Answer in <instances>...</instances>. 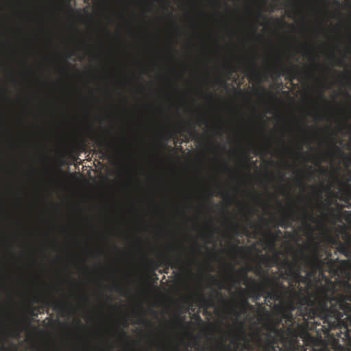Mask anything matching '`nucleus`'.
Segmentation results:
<instances>
[{
    "label": "nucleus",
    "mask_w": 351,
    "mask_h": 351,
    "mask_svg": "<svg viewBox=\"0 0 351 351\" xmlns=\"http://www.w3.org/2000/svg\"><path fill=\"white\" fill-rule=\"evenodd\" d=\"M199 300L202 304L206 305L207 306H213L214 302L213 299H206L202 293H199Z\"/></svg>",
    "instance_id": "nucleus-23"
},
{
    "label": "nucleus",
    "mask_w": 351,
    "mask_h": 351,
    "mask_svg": "<svg viewBox=\"0 0 351 351\" xmlns=\"http://www.w3.org/2000/svg\"><path fill=\"white\" fill-rule=\"evenodd\" d=\"M346 171L343 175V177L347 184H351V167H345Z\"/></svg>",
    "instance_id": "nucleus-22"
},
{
    "label": "nucleus",
    "mask_w": 351,
    "mask_h": 351,
    "mask_svg": "<svg viewBox=\"0 0 351 351\" xmlns=\"http://www.w3.org/2000/svg\"><path fill=\"white\" fill-rule=\"evenodd\" d=\"M337 64L339 65H341V66L343 65V60H342V59H339L338 62H337Z\"/></svg>",
    "instance_id": "nucleus-48"
},
{
    "label": "nucleus",
    "mask_w": 351,
    "mask_h": 351,
    "mask_svg": "<svg viewBox=\"0 0 351 351\" xmlns=\"http://www.w3.org/2000/svg\"><path fill=\"white\" fill-rule=\"evenodd\" d=\"M262 267L261 266V265H258L256 268L254 269V273L257 275H261V272H262Z\"/></svg>",
    "instance_id": "nucleus-31"
},
{
    "label": "nucleus",
    "mask_w": 351,
    "mask_h": 351,
    "mask_svg": "<svg viewBox=\"0 0 351 351\" xmlns=\"http://www.w3.org/2000/svg\"><path fill=\"white\" fill-rule=\"evenodd\" d=\"M335 58H336L335 54L334 51H332V53L330 54L329 58L330 60H334V59H335Z\"/></svg>",
    "instance_id": "nucleus-39"
},
{
    "label": "nucleus",
    "mask_w": 351,
    "mask_h": 351,
    "mask_svg": "<svg viewBox=\"0 0 351 351\" xmlns=\"http://www.w3.org/2000/svg\"><path fill=\"white\" fill-rule=\"evenodd\" d=\"M157 110H158L159 112H163V111H162V110L161 108H157Z\"/></svg>",
    "instance_id": "nucleus-57"
},
{
    "label": "nucleus",
    "mask_w": 351,
    "mask_h": 351,
    "mask_svg": "<svg viewBox=\"0 0 351 351\" xmlns=\"http://www.w3.org/2000/svg\"><path fill=\"white\" fill-rule=\"evenodd\" d=\"M208 237L210 239H213V232H210L208 234Z\"/></svg>",
    "instance_id": "nucleus-47"
},
{
    "label": "nucleus",
    "mask_w": 351,
    "mask_h": 351,
    "mask_svg": "<svg viewBox=\"0 0 351 351\" xmlns=\"http://www.w3.org/2000/svg\"><path fill=\"white\" fill-rule=\"evenodd\" d=\"M342 272L345 277L341 283L343 293H338L336 298L332 300L333 308L324 332L328 336L331 330L343 324V317L345 315L346 319L350 322V326H345V337L351 343V274H349L346 268H342Z\"/></svg>",
    "instance_id": "nucleus-5"
},
{
    "label": "nucleus",
    "mask_w": 351,
    "mask_h": 351,
    "mask_svg": "<svg viewBox=\"0 0 351 351\" xmlns=\"http://www.w3.org/2000/svg\"><path fill=\"white\" fill-rule=\"evenodd\" d=\"M232 228L234 230H237L239 226H238V224L237 223H233L232 224Z\"/></svg>",
    "instance_id": "nucleus-43"
},
{
    "label": "nucleus",
    "mask_w": 351,
    "mask_h": 351,
    "mask_svg": "<svg viewBox=\"0 0 351 351\" xmlns=\"http://www.w3.org/2000/svg\"><path fill=\"white\" fill-rule=\"evenodd\" d=\"M243 278L246 282L252 283L250 292L254 298V301L261 300V296H265V303H271L276 302L279 298L278 293L276 292L278 278L271 277L267 274H264L263 280L260 284H257L254 279L248 277L247 273L243 274Z\"/></svg>",
    "instance_id": "nucleus-7"
},
{
    "label": "nucleus",
    "mask_w": 351,
    "mask_h": 351,
    "mask_svg": "<svg viewBox=\"0 0 351 351\" xmlns=\"http://www.w3.org/2000/svg\"><path fill=\"white\" fill-rule=\"evenodd\" d=\"M189 129L191 130L192 128V125L191 123H189Z\"/></svg>",
    "instance_id": "nucleus-56"
},
{
    "label": "nucleus",
    "mask_w": 351,
    "mask_h": 351,
    "mask_svg": "<svg viewBox=\"0 0 351 351\" xmlns=\"http://www.w3.org/2000/svg\"><path fill=\"white\" fill-rule=\"evenodd\" d=\"M247 213L250 214V216H252V215H253L252 210L251 208H248Z\"/></svg>",
    "instance_id": "nucleus-46"
},
{
    "label": "nucleus",
    "mask_w": 351,
    "mask_h": 351,
    "mask_svg": "<svg viewBox=\"0 0 351 351\" xmlns=\"http://www.w3.org/2000/svg\"><path fill=\"white\" fill-rule=\"evenodd\" d=\"M146 36H147V38H152V37H154V34H153V33H152L151 30H150V29H149V28H148V27L147 28Z\"/></svg>",
    "instance_id": "nucleus-34"
},
{
    "label": "nucleus",
    "mask_w": 351,
    "mask_h": 351,
    "mask_svg": "<svg viewBox=\"0 0 351 351\" xmlns=\"http://www.w3.org/2000/svg\"><path fill=\"white\" fill-rule=\"evenodd\" d=\"M281 322V319H278L275 324L269 325L267 326V329L269 330V333H271L272 335V333L274 334V335H276L278 337H280V338H284L285 337V330L282 328H278V326Z\"/></svg>",
    "instance_id": "nucleus-17"
},
{
    "label": "nucleus",
    "mask_w": 351,
    "mask_h": 351,
    "mask_svg": "<svg viewBox=\"0 0 351 351\" xmlns=\"http://www.w3.org/2000/svg\"><path fill=\"white\" fill-rule=\"evenodd\" d=\"M127 351H132V337H128Z\"/></svg>",
    "instance_id": "nucleus-29"
},
{
    "label": "nucleus",
    "mask_w": 351,
    "mask_h": 351,
    "mask_svg": "<svg viewBox=\"0 0 351 351\" xmlns=\"http://www.w3.org/2000/svg\"><path fill=\"white\" fill-rule=\"evenodd\" d=\"M251 64H252V67L248 69V72H251L252 73H253V75L254 76L259 77L260 75H258V73L256 69L257 64H256V62L254 60V59H252L251 60Z\"/></svg>",
    "instance_id": "nucleus-24"
},
{
    "label": "nucleus",
    "mask_w": 351,
    "mask_h": 351,
    "mask_svg": "<svg viewBox=\"0 0 351 351\" xmlns=\"http://www.w3.org/2000/svg\"><path fill=\"white\" fill-rule=\"evenodd\" d=\"M186 125H187V123H184V127L185 128V127H186Z\"/></svg>",
    "instance_id": "nucleus-63"
},
{
    "label": "nucleus",
    "mask_w": 351,
    "mask_h": 351,
    "mask_svg": "<svg viewBox=\"0 0 351 351\" xmlns=\"http://www.w3.org/2000/svg\"><path fill=\"white\" fill-rule=\"evenodd\" d=\"M148 336L149 337L152 339V340H156V345L158 348H161L162 347V344L161 342H160V341H158V339H157V337L155 336V335L154 334L153 332H149L148 333Z\"/></svg>",
    "instance_id": "nucleus-27"
},
{
    "label": "nucleus",
    "mask_w": 351,
    "mask_h": 351,
    "mask_svg": "<svg viewBox=\"0 0 351 351\" xmlns=\"http://www.w3.org/2000/svg\"><path fill=\"white\" fill-rule=\"evenodd\" d=\"M342 239L339 245V252L343 254L345 256H351V219H348V227H344L342 231Z\"/></svg>",
    "instance_id": "nucleus-10"
},
{
    "label": "nucleus",
    "mask_w": 351,
    "mask_h": 351,
    "mask_svg": "<svg viewBox=\"0 0 351 351\" xmlns=\"http://www.w3.org/2000/svg\"><path fill=\"white\" fill-rule=\"evenodd\" d=\"M319 65L317 63H315L314 65H313V68H315V66H319Z\"/></svg>",
    "instance_id": "nucleus-58"
},
{
    "label": "nucleus",
    "mask_w": 351,
    "mask_h": 351,
    "mask_svg": "<svg viewBox=\"0 0 351 351\" xmlns=\"http://www.w3.org/2000/svg\"><path fill=\"white\" fill-rule=\"evenodd\" d=\"M200 120H201V123H204V124H206V123H207V121H206V120H204V119H202H202H200Z\"/></svg>",
    "instance_id": "nucleus-52"
},
{
    "label": "nucleus",
    "mask_w": 351,
    "mask_h": 351,
    "mask_svg": "<svg viewBox=\"0 0 351 351\" xmlns=\"http://www.w3.org/2000/svg\"><path fill=\"white\" fill-rule=\"evenodd\" d=\"M257 16L258 18H263V14L261 11H258L257 13Z\"/></svg>",
    "instance_id": "nucleus-49"
},
{
    "label": "nucleus",
    "mask_w": 351,
    "mask_h": 351,
    "mask_svg": "<svg viewBox=\"0 0 351 351\" xmlns=\"http://www.w3.org/2000/svg\"><path fill=\"white\" fill-rule=\"evenodd\" d=\"M211 278H213V282H214V283H215V285H220V284H219V282H218V280H216V278H215L213 277V276H211Z\"/></svg>",
    "instance_id": "nucleus-40"
},
{
    "label": "nucleus",
    "mask_w": 351,
    "mask_h": 351,
    "mask_svg": "<svg viewBox=\"0 0 351 351\" xmlns=\"http://www.w3.org/2000/svg\"><path fill=\"white\" fill-rule=\"evenodd\" d=\"M296 220V210L291 209L289 213L284 214L282 217L279 226L281 228H289L292 227L293 221Z\"/></svg>",
    "instance_id": "nucleus-14"
},
{
    "label": "nucleus",
    "mask_w": 351,
    "mask_h": 351,
    "mask_svg": "<svg viewBox=\"0 0 351 351\" xmlns=\"http://www.w3.org/2000/svg\"><path fill=\"white\" fill-rule=\"evenodd\" d=\"M142 322L143 326H145L147 328L153 329L155 327L154 324L153 323L152 321H151V319L144 318L143 319Z\"/></svg>",
    "instance_id": "nucleus-26"
},
{
    "label": "nucleus",
    "mask_w": 351,
    "mask_h": 351,
    "mask_svg": "<svg viewBox=\"0 0 351 351\" xmlns=\"http://www.w3.org/2000/svg\"><path fill=\"white\" fill-rule=\"evenodd\" d=\"M284 267H286L285 274L289 278V287H294L295 289L299 290L300 289H304V295H313L319 289H327V295L328 300L332 301L333 298H336L337 295V291L336 286L332 280H327L324 285L319 286L315 285V289L312 292H310L311 279L313 278V271H307L306 275H302L301 274V265L296 261L294 263H289L285 261ZM328 309L327 315L324 317V324H328V320L331 315L332 310L334 307V304H326Z\"/></svg>",
    "instance_id": "nucleus-2"
},
{
    "label": "nucleus",
    "mask_w": 351,
    "mask_h": 351,
    "mask_svg": "<svg viewBox=\"0 0 351 351\" xmlns=\"http://www.w3.org/2000/svg\"><path fill=\"white\" fill-rule=\"evenodd\" d=\"M267 343L264 348H279L278 346V339L279 337L276 335H272L271 333L266 334Z\"/></svg>",
    "instance_id": "nucleus-19"
},
{
    "label": "nucleus",
    "mask_w": 351,
    "mask_h": 351,
    "mask_svg": "<svg viewBox=\"0 0 351 351\" xmlns=\"http://www.w3.org/2000/svg\"><path fill=\"white\" fill-rule=\"evenodd\" d=\"M197 251H199V248H197V247L195 246L193 248V252H197Z\"/></svg>",
    "instance_id": "nucleus-50"
},
{
    "label": "nucleus",
    "mask_w": 351,
    "mask_h": 351,
    "mask_svg": "<svg viewBox=\"0 0 351 351\" xmlns=\"http://www.w3.org/2000/svg\"><path fill=\"white\" fill-rule=\"evenodd\" d=\"M102 30L104 31V32L106 35H108V36H110L111 35V32H110V31L108 28L104 27V28H102Z\"/></svg>",
    "instance_id": "nucleus-36"
},
{
    "label": "nucleus",
    "mask_w": 351,
    "mask_h": 351,
    "mask_svg": "<svg viewBox=\"0 0 351 351\" xmlns=\"http://www.w3.org/2000/svg\"><path fill=\"white\" fill-rule=\"evenodd\" d=\"M154 68H155V64H154V65L152 66V71H154Z\"/></svg>",
    "instance_id": "nucleus-59"
},
{
    "label": "nucleus",
    "mask_w": 351,
    "mask_h": 351,
    "mask_svg": "<svg viewBox=\"0 0 351 351\" xmlns=\"http://www.w3.org/2000/svg\"><path fill=\"white\" fill-rule=\"evenodd\" d=\"M263 260L266 262V263H268V262H269L271 259L269 257L264 256Z\"/></svg>",
    "instance_id": "nucleus-41"
},
{
    "label": "nucleus",
    "mask_w": 351,
    "mask_h": 351,
    "mask_svg": "<svg viewBox=\"0 0 351 351\" xmlns=\"http://www.w3.org/2000/svg\"><path fill=\"white\" fill-rule=\"evenodd\" d=\"M265 239L266 245L269 247H274L276 241L277 240V235L272 231H267L265 234Z\"/></svg>",
    "instance_id": "nucleus-18"
},
{
    "label": "nucleus",
    "mask_w": 351,
    "mask_h": 351,
    "mask_svg": "<svg viewBox=\"0 0 351 351\" xmlns=\"http://www.w3.org/2000/svg\"><path fill=\"white\" fill-rule=\"evenodd\" d=\"M241 304L242 306L245 307V308L252 307V306H250V304H249L247 299H242L241 301Z\"/></svg>",
    "instance_id": "nucleus-30"
},
{
    "label": "nucleus",
    "mask_w": 351,
    "mask_h": 351,
    "mask_svg": "<svg viewBox=\"0 0 351 351\" xmlns=\"http://www.w3.org/2000/svg\"><path fill=\"white\" fill-rule=\"evenodd\" d=\"M339 152L343 160V166L345 167H351V154H346L343 151H339Z\"/></svg>",
    "instance_id": "nucleus-21"
},
{
    "label": "nucleus",
    "mask_w": 351,
    "mask_h": 351,
    "mask_svg": "<svg viewBox=\"0 0 351 351\" xmlns=\"http://www.w3.org/2000/svg\"><path fill=\"white\" fill-rule=\"evenodd\" d=\"M348 83H349V84H350V87H351V79L349 80V82H348Z\"/></svg>",
    "instance_id": "nucleus-64"
},
{
    "label": "nucleus",
    "mask_w": 351,
    "mask_h": 351,
    "mask_svg": "<svg viewBox=\"0 0 351 351\" xmlns=\"http://www.w3.org/2000/svg\"><path fill=\"white\" fill-rule=\"evenodd\" d=\"M282 233L281 230L280 229H277L276 232H274V234L277 235V239L278 238L279 235H280Z\"/></svg>",
    "instance_id": "nucleus-38"
},
{
    "label": "nucleus",
    "mask_w": 351,
    "mask_h": 351,
    "mask_svg": "<svg viewBox=\"0 0 351 351\" xmlns=\"http://www.w3.org/2000/svg\"><path fill=\"white\" fill-rule=\"evenodd\" d=\"M313 205V202H312V199H310V206H311Z\"/></svg>",
    "instance_id": "nucleus-60"
},
{
    "label": "nucleus",
    "mask_w": 351,
    "mask_h": 351,
    "mask_svg": "<svg viewBox=\"0 0 351 351\" xmlns=\"http://www.w3.org/2000/svg\"><path fill=\"white\" fill-rule=\"evenodd\" d=\"M152 11H153V10H152V7H149V8H147V12H152Z\"/></svg>",
    "instance_id": "nucleus-53"
},
{
    "label": "nucleus",
    "mask_w": 351,
    "mask_h": 351,
    "mask_svg": "<svg viewBox=\"0 0 351 351\" xmlns=\"http://www.w3.org/2000/svg\"><path fill=\"white\" fill-rule=\"evenodd\" d=\"M317 218L315 216L313 212L311 210L308 212L306 209H304V213L302 216V223L304 228L309 230L311 232L313 231L311 226V222H316Z\"/></svg>",
    "instance_id": "nucleus-15"
},
{
    "label": "nucleus",
    "mask_w": 351,
    "mask_h": 351,
    "mask_svg": "<svg viewBox=\"0 0 351 351\" xmlns=\"http://www.w3.org/2000/svg\"><path fill=\"white\" fill-rule=\"evenodd\" d=\"M34 302H42L46 306H51L55 311L64 312L67 308L64 302L51 297L50 300L44 299L43 297L37 295L34 298Z\"/></svg>",
    "instance_id": "nucleus-13"
},
{
    "label": "nucleus",
    "mask_w": 351,
    "mask_h": 351,
    "mask_svg": "<svg viewBox=\"0 0 351 351\" xmlns=\"http://www.w3.org/2000/svg\"><path fill=\"white\" fill-rule=\"evenodd\" d=\"M241 339L244 341V343L242 346L243 348L246 349L247 350H252V344L250 341L246 339V337L245 335H242Z\"/></svg>",
    "instance_id": "nucleus-25"
},
{
    "label": "nucleus",
    "mask_w": 351,
    "mask_h": 351,
    "mask_svg": "<svg viewBox=\"0 0 351 351\" xmlns=\"http://www.w3.org/2000/svg\"><path fill=\"white\" fill-rule=\"evenodd\" d=\"M318 96H319V98L323 99H324V101H326V100H325V95H324V90H323V89L319 90L318 91Z\"/></svg>",
    "instance_id": "nucleus-33"
},
{
    "label": "nucleus",
    "mask_w": 351,
    "mask_h": 351,
    "mask_svg": "<svg viewBox=\"0 0 351 351\" xmlns=\"http://www.w3.org/2000/svg\"><path fill=\"white\" fill-rule=\"evenodd\" d=\"M274 73L277 76L288 75L290 79H295V77L302 76V72L296 64L292 65L291 67H287L285 62L280 60V65L274 69Z\"/></svg>",
    "instance_id": "nucleus-11"
},
{
    "label": "nucleus",
    "mask_w": 351,
    "mask_h": 351,
    "mask_svg": "<svg viewBox=\"0 0 351 351\" xmlns=\"http://www.w3.org/2000/svg\"><path fill=\"white\" fill-rule=\"evenodd\" d=\"M304 141L306 142V143H311V141H309L308 138H305Z\"/></svg>",
    "instance_id": "nucleus-54"
},
{
    "label": "nucleus",
    "mask_w": 351,
    "mask_h": 351,
    "mask_svg": "<svg viewBox=\"0 0 351 351\" xmlns=\"http://www.w3.org/2000/svg\"><path fill=\"white\" fill-rule=\"evenodd\" d=\"M158 136L159 138H160L161 139H162L164 141L165 138H164L162 134H161V133H158Z\"/></svg>",
    "instance_id": "nucleus-51"
},
{
    "label": "nucleus",
    "mask_w": 351,
    "mask_h": 351,
    "mask_svg": "<svg viewBox=\"0 0 351 351\" xmlns=\"http://www.w3.org/2000/svg\"><path fill=\"white\" fill-rule=\"evenodd\" d=\"M128 232H127V317H132V104L128 106Z\"/></svg>",
    "instance_id": "nucleus-3"
},
{
    "label": "nucleus",
    "mask_w": 351,
    "mask_h": 351,
    "mask_svg": "<svg viewBox=\"0 0 351 351\" xmlns=\"http://www.w3.org/2000/svg\"><path fill=\"white\" fill-rule=\"evenodd\" d=\"M274 307L279 313H280L282 317L285 319L286 322L290 323L291 325L289 328H287V332L292 336L297 337L298 332L295 331L293 327V324L295 323V317H294L292 312L288 311V309L280 303L274 304Z\"/></svg>",
    "instance_id": "nucleus-12"
},
{
    "label": "nucleus",
    "mask_w": 351,
    "mask_h": 351,
    "mask_svg": "<svg viewBox=\"0 0 351 351\" xmlns=\"http://www.w3.org/2000/svg\"><path fill=\"white\" fill-rule=\"evenodd\" d=\"M96 143L98 146L99 154L104 158L111 157L116 149L117 143L112 137L100 138L97 140Z\"/></svg>",
    "instance_id": "nucleus-9"
},
{
    "label": "nucleus",
    "mask_w": 351,
    "mask_h": 351,
    "mask_svg": "<svg viewBox=\"0 0 351 351\" xmlns=\"http://www.w3.org/2000/svg\"><path fill=\"white\" fill-rule=\"evenodd\" d=\"M232 343H233V345H234V346L235 348V351H237V350L240 347V343H239V340L233 341Z\"/></svg>",
    "instance_id": "nucleus-32"
},
{
    "label": "nucleus",
    "mask_w": 351,
    "mask_h": 351,
    "mask_svg": "<svg viewBox=\"0 0 351 351\" xmlns=\"http://www.w3.org/2000/svg\"><path fill=\"white\" fill-rule=\"evenodd\" d=\"M147 176L149 182H159L161 180V176L158 173L148 172Z\"/></svg>",
    "instance_id": "nucleus-20"
},
{
    "label": "nucleus",
    "mask_w": 351,
    "mask_h": 351,
    "mask_svg": "<svg viewBox=\"0 0 351 351\" xmlns=\"http://www.w3.org/2000/svg\"><path fill=\"white\" fill-rule=\"evenodd\" d=\"M263 351H278V350H276V348H264V350ZM304 351H306V350H304Z\"/></svg>",
    "instance_id": "nucleus-37"
},
{
    "label": "nucleus",
    "mask_w": 351,
    "mask_h": 351,
    "mask_svg": "<svg viewBox=\"0 0 351 351\" xmlns=\"http://www.w3.org/2000/svg\"><path fill=\"white\" fill-rule=\"evenodd\" d=\"M322 251L323 250L319 245L315 244L311 250V256L305 255L303 252H301V256L306 263L307 267L310 268V271H313V278H315L317 272H319V274L322 276L323 280L319 281V280H318V281L315 282V285H325L326 280H330L326 277L324 274V269L326 265L328 271L335 277V280L333 282L336 286L337 292L343 293V289L341 283L345 277L343 274L342 268H346L350 274L351 268L348 267L346 261H342L339 265H336L333 260L328 259V256H331L330 253H328L326 260H324L322 258Z\"/></svg>",
    "instance_id": "nucleus-4"
},
{
    "label": "nucleus",
    "mask_w": 351,
    "mask_h": 351,
    "mask_svg": "<svg viewBox=\"0 0 351 351\" xmlns=\"http://www.w3.org/2000/svg\"><path fill=\"white\" fill-rule=\"evenodd\" d=\"M214 292H215V293L216 294L217 296H221V293L219 292V291H217V290H215Z\"/></svg>",
    "instance_id": "nucleus-45"
},
{
    "label": "nucleus",
    "mask_w": 351,
    "mask_h": 351,
    "mask_svg": "<svg viewBox=\"0 0 351 351\" xmlns=\"http://www.w3.org/2000/svg\"><path fill=\"white\" fill-rule=\"evenodd\" d=\"M315 193L318 197L317 200V204L318 206L319 210L322 212V214L323 216H327V213L326 211L328 210H333L332 208H331L330 206L328 203H324L322 201H321L320 198L322 194V192L321 191H319V189H315Z\"/></svg>",
    "instance_id": "nucleus-16"
},
{
    "label": "nucleus",
    "mask_w": 351,
    "mask_h": 351,
    "mask_svg": "<svg viewBox=\"0 0 351 351\" xmlns=\"http://www.w3.org/2000/svg\"><path fill=\"white\" fill-rule=\"evenodd\" d=\"M158 253L157 247L152 245L149 240L147 239L146 249L143 253V261L146 269L149 271L152 276L156 279H158L156 274V271L160 267H163L160 272L168 273L169 267L171 268H179L184 265H190L192 260H184L181 256L173 259H164V258L158 256L157 259L152 257L153 254Z\"/></svg>",
    "instance_id": "nucleus-6"
},
{
    "label": "nucleus",
    "mask_w": 351,
    "mask_h": 351,
    "mask_svg": "<svg viewBox=\"0 0 351 351\" xmlns=\"http://www.w3.org/2000/svg\"><path fill=\"white\" fill-rule=\"evenodd\" d=\"M84 300H85V302H88V297L85 296V297L84 298Z\"/></svg>",
    "instance_id": "nucleus-55"
},
{
    "label": "nucleus",
    "mask_w": 351,
    "mask_h": 351,
    "mask_svg": "<svg viewBox=\"0 0 351 351\" xmlns=\"http://www.w3.org/2000/svg\"><path fill=\"white\" fill-rule=\"evenodd\" d=\"M261 90L264 93V94H267V93H267V90H266V88H264V87H261Z\"/></svg>",
    "instance_id": "nucleus-44"
},
{
    "label": "nucleus",
    "mask_w": 351,
    "mask_h": 351,
    "mask_svg": "<svg viewBox=\"0 0 351 351\" xmlns=\"http://www.w3.org/2000/svg\"><path fill=\"white\" fill-rule=\"evenodd\" d=\"M304 291L303 289L297 290L287 287L277 278L276 293L279 295L277 301L292 313L296 309L298 321H303L301 325L317 332V339H312L313 345H316L323 341L322 334L327 337L325 329L328 324H324V317L328 311L326 304L331 301L328 300L327 289H319L313 295H304Z\"/></svg>",
    "instance_id": "nucleus-1"
},
{
    "label": "nucleus",
    "mask_w": 351,
    "mask_h": 351,
    "mask_svg": "<svg viewBox=\"0 0 351 351\" xmlns=\"http://www.w3.org/2000/svg\"><path fill=\"white\" fill-rule=\"evenodd\" d=\"M235 282H236L237 283H239V282H240V280L237 279V280H235Z\"/></svg>",
    "instance_id": "nucleus-61"
},
{
    "label": "nucleus",
    "mask_w": 351,
    "mask_h": 351,
    "mask_svg": "<svg viewBox=\"0 0 351 351\" xmlns=\"http://www.w3.org/2000/svg\"><path fill=\"white\" fill-rule=\"evenodd\" d=\"M219 195L222 198H226L230 195V192L228 191H221L219 192Z\"/></svg>",
    "instance_id": "nucleus-28"
},
{
    "label": "nucleus",
    "mask_w": 351,
    "mask_h": 351,
    "mask_svg": "<svg viewBox=\"0 0 351 351\" xmlns=\"http://www.w3.org/2000/svg\"><path fill=\"white\" fill-rule=\"evenodd\" d=\"M298 156H299L300 158H303V156H304V152H298Z\"/></svg>",
    "instance_id": "nucleus-42"
},
{
    "label": "nucleus",
    "mask_w": 351,
    "mask_h": 351,
    "mask_svg": "<svg viewBox=\"0 0 351 351\" xmlns=\"http://www.w3.org/2000/svg\"><path fill=\"white\" fill-rule=\"evenodd\" d=\"M145 109L148 112H152V104H145Z\"/></svg>",
    "instance_id": "nucleus-35"
},
{
    "label": "nucleus",
    "mask_w": 351,
    "mask_h": 351,
    "mask_svg": "<svg viewBox=\"0 0 351 351\" xmlns=\"http://www.w3.org/2000/svg\"><path fill=\"white\" fill-rule=\"evenodd\" d=\"M207 97L211 98L212 97V95H210V94L207 95Z\"/></svg>",
    "instance_id": "nucleus-62"
},
{
    "label": "nucleus",
    "mask_w": 351,
    "mask_h": 351,
    "mask_svg": "<svg viewBox=\"0 0 351 351\" xmlns=\"http://www.w3.org/2000/svg\"><path fill=\"white\" fill-rule=\"evenodd\" d=\"M128 3V78L127 86L129 98L132 95V0H127Z\"/></svg>",
    "instance_id": "nucleus-8"
}]
</instances>
